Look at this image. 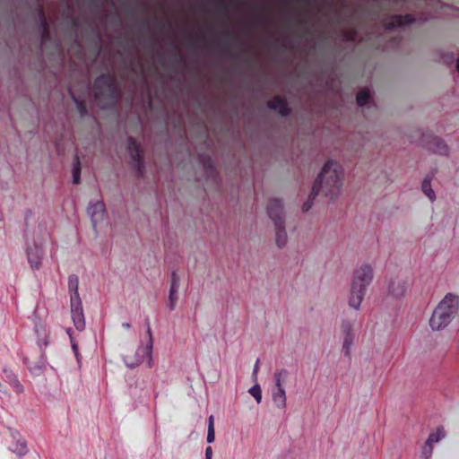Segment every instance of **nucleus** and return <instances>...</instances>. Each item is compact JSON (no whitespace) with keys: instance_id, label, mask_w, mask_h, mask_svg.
<instances>
[{"instance_id":"nucleus-27","label":"nucleus","mask_w":459,"mask_h":459,"mask_svg":"<svg viewBox=\"0 0 459 459\" xmlns=\"http://www.w3.org/2000/svg\"><path fill=\"white\" fill-rule=\"evenodd\" d=\"M206 440L209 444L213 443L215 440V429H214V418L213 415H210L208 418V429Z\"/></svg>"},{"instance_id":"nucleus-30","label":"nucleus","mask_w":459,"mask_h":459,"mask_svg":"<svg viewBox=\"0 0 459 459\" xmlns=\"http://www.w3.org/2000/svg\"><path fill=\"white\" fill-rule=\"evenodd\" d=\"M248 393L255 398L257 403H260L262 401V390L258 384H255L253 385L249 390Z\"/></svg>"},{"instance_id":"nucleus-10","label":"nucleus","mask_w":459,"mask_h":459,"mask_svg":"<svg viewBox=\"0 0 459 459\" xmlns=\"http://www.w3.org/2000/svg\"><path fill=\"white\" fill-rule=\"evenodd\" d=\"M267 213L273 221V224H276L278 221H285L283 218V204L280 199H272L269 201Z\"/></svg>"},{"instance_id":"nucleus-28","label":"nucleus","mask_w":459,"mask_h":459,"mask_svg":"<svg viewBox=\"0 0 459 459\" xmlns=\"http://www.w3.org/2000/svg\"><path fill=\"white\" fill-rule=\"evenodd\" d=\"M370 95L368 90L363 89L358 92L356 97V101L358 106L362 107L365 106L369 100Z\"/></svg>"},{"instance_id":"nucleus-6","label":"nucleus","mask_w":459,"mask_h":459,"mask_svg":"<svg viewBox=\"0 0 459 459\" xmlns=\"http://www.w3.org/2000/svg\"><path fill=\"white\" fill-rule=\"evenodd\" d=\"M387 292L394 299H402L405 296L409 288V281L404 273L392 275L387 281Z\"/></svg>"},{"instance_id":"nucleus-40","label":"nucleus","mask_w":459,"mask_h":459,"mask_svg":"<svg viewBox=\"0 0 459 459\" xmlns=\"http://www.w3.org/2000/svg\"><path fill=\"white\" fill-rule=\"evenodd\" d=\"M11 385L14 387V389L16 390L17 393L23 392V386L18 379L13 381Z\"/></svg>"},{"instance_id":"nucleus-29","label":"nucleus","mask_w":459,"mask_h":459,"mask_svg":"<svg viewBox=\"0 0 459 459\" xmlns=\"http://www.w3.org/2000/svg\"><path fill=\"white\" fill-rule=\"evenodd\" d=\"M355 336H343L342 350L345 356H351V349L353 344Z\"/></svg>"},{"instance_id":"nucleus-16","label":"nucleus","mask_w":459,"mask_h":459,"mask_svg":"<svg viewBox=\"0 0 459 459\" xmlns=\"http://www.w3.org/2000/svg\"><path fill=\"white\" fill-rule=\"evenodd\" d=\"M272 399L278 409H285L287 406V397L285 388H273Z\"/></svg>"},{"instance_id":"nucleus-36","label":"nucleus","mask_w":459,"mask_h":459,"mask_svg":"<svg viewBox=\"0 0 459 459\" xmlns=\"http://www.w3.org/2000/svg\"><path fill=\"white\" fill-rule=\"evenodd\" d=\"M179 286H180V278L177 274L176 272H172V273H171V280H170V287H178V288H179Z\"/></svg>"},{"instance_id":"nucleus-21","label":"nucleus","mask_w":459,"mask_h":459,"mask_svg":"<svg viewBox=\"0 0 459 459\" xmlns=\"http://www.w3.org/2000/svg\"><path fill=\"white\" fill-rule=\"evenodd\" d=\"M81 170H82V165L80 161L79 156L76 154L74 157L73 160V183L74 184H80L81 182Z\"/></svg>"},{"instance_id":"nucleus-2","label":"nucleus","mask_w":459,"mask_h":459,"mask_svg":"<svg viewBox=\"0 0 459 459\" xmlns=\"http://www.w3.org/2000/svg\"><path fill=\"white\" fill-rule=\"evenodd\" d=\"M93 90L95 100L101 108L115 106L120 97L116 79L110 74L99 76L94 82Z\"/></svg>"},{"instance_id":"nucleus-45","label":"nucleus","mask_w":459,"mask_h":459,"mask_svg":"<svg viewBox=\"0 0 459 459\" xmlns=\"http://www.w3.org/2000/svg\"><path fill=\"white\" fill-rule=\"evenodd\" d=\"M0 391H1V392H4V390H3V385H2V384H1V383H0Z\"/></svg>"},{"instance_id":"nucleus-31","label":"nucleus","mask_w":459,"mask_h":459,"mask_svg":"<svg viewBox=\"0 0 459 459\" xmlns=\"http://www.w3.org/2000/svg\"><path fill=\"white\" fill-rule=\"evenodd\" d=\"M319 193H316V195H314V186L312 187V191L307 198V200L302 205V211L303 212H308L312 206H313V204H314V200L316 199V197L318 195Z\"/></svg>"},{"instance_id":"nucleus-3","label":"nucleus","mask_w":459,"mask_h":459,"mask_svg":"<svg viewBox=\"0 0 459 459\" xmlns=\"http://www.w3.org/2000/svg\"><path fill=\"white\" fill-rule=\"evenodd\" d=\"M459 309V297L447 293L432 311V331L445 329Z\"/></svg>"},{"instance_id":"nucleus-44","label":"nucleus","mask_w":459,"mask_h":459,"mask_svg":"<svg viewBox=\"0 0 459 459\" xmlns=\"http://www.w3.org/2000/svg\"><path fill=\"white\" fill-rule=\"evenodd\" d=\"M456 70L459 73V57L456 60Z\"/></svg>"},{"instance_id":"nucleus-34","label":"nucleus","mask_w":459,"mask_h":459,"mask_svg":"<svg viewBox=\"0 0 459 459\" xmlns=\"http://www.w3.org/2000/svg\"><path fill=\"white\" fill-rule=\"evenodd\" d=\"M445 430L443 428H437L435 434H432V443L438 442L445 437Z\"/></svg>"},{"instance_id":"nucleus-26","label":"nucleus","mask_w":459,"mask_h":459,"mask_svg":"<svg viewBox=\"0 0 459 459\" xmlns=\"http://www.w3.org/2000/svg\"><path fill=\"white\" fill-rule=\"evenodd\" d=\"M341 331L343 336H355L354 324L350 320L342 321Z\"/></svg>"},{"instance_id":"nucleus-1","label":"nucleus","mask_w":459,"mask_h":459,"mask_svg":"<svg viewBox=\"0 0 459 459\" xmlns=\"http://www.w3.org/2000/svg\"><path fill=\"white\" fill-rule=\"evenodd\" d=\"M342 181V166L337 161L327 160L314 182V195L322 192L325 196L334 199L341 193Z\"/></svg>"},{"instance_id":"nucleus-15","label":"nucleus","mask_w":459,"mask_h":459,"mask_svg":"<svg viewBox=\"0 0 459 459\" xmlns=\"http://www.w3.org/2000/svg\"><path fill=\"white\" fill-rule=\"evenodd\" d=\"M365 294H366L365 290H362L360 289L351 286V295L349 298L350 307H351L355 310H359L360 307L361 302L364 299Z\"/></svg>"},{"instance_id":"nucleus-20","label":"nucleus","mask_w":459,"mask_h":459,"mask_svg":"<svg viewBox=\"0 0 459 459\" xmlns=\"http://www.w3.org/2000/svg\"><path fill=\"white\" fill-rule=\"evenodd\" d=\"M288 375L289 371L285 368L276 371L273 375L274 385L273 388H284V384Z\"/></svg>"},{"instance_id":"nucleus-24","label":"nucleus","mask_w":459,"mask_h":459,"mask_svg":"<svg viewBox=\"0 0 459 459\" xmlns=\"http://www.w3.org/2000/svg\"><path fill=\"white\" fill-rule=\"evenodd\" d=\"M18 456H24L28 453V447L24 439H18L13 447L10 448Z\"/></svg>"},{"instance_id":"nucleus-19","label":"nucleus","mask_w":459,"mask_h":459,"mask_svg":"<svg viewBox=\"0 0 459 459\" xmlns=\"http://www.w3.org/2000/svg\"><path fill=\"white\" fill-rule=\"evenodd\" d=\"M47 364V359L45 352L40 354L39 359L38 362H33L29 366L30 371L34 375H39L42 373Z\"/></svg>"},{"instance_id":"nucleus-22","label":"nucleus","mask_w":459,"mask_h":459,"mask_svg":"<svg viewBox=\"0 0 459 459\" xmlns=\"http://www.w3.org/2000/svg\"><path fill=\"white\" fill-rule=\"evenodd\" d=\"M178 290L179 288L178 287L169 288V300L167 303V307H169V311H173L176 307L178 299Z\"/></svg>"},{"instance_id":"nucleus-38","label":"nucleus","mask_w":459,"mask_h":459,"mask_svg":"<svg viewBox=\"0 0 459 459\" xmlns=\"http://www.w3.org/2000/svg\"><path fill=\"white\" fill-rule=\"evenodd\" d=\"M428 447H430V436L426 439V441H425V447H424V449L422 451V456L425 459H429Z\"/></svg>"},{"instance_id":"nucleus-5","label":"nucleus","mask_w":459,"mask_h":459,"mask_svg":"<svg viewBox=\"0 0 459 459\" xmlns=\"http://www.w3.org/2000/svg\"><path fill=\"white\" fill-rule=\"evenodd\" d=\"M374 278L373 267L368 264H362L353 272L351 286L367 290Z\"/></svg>"},{"instance_id":"nucleus-39","label":"nucleus","mask_w":459,"mask_h":459,"mask_svg":"<svg viewBox=\"0 0 459 459\" xmlns=\"http://www.w3.org/2000/svg\"><path fill=\"white\" fill-rule=\"evenodd\" d=\"M70 340H71V345H72V349L74 352V355L77 359V360L79 361V351H78V344L74 341V339L72 338V336L70 335Z\"/></svg>"},{"instance_id":"nucleus-37","label":"nucleus","mask_w":459,"mask_h":459,"mask_svg":"<svg viewBox=\"0 0 459 459\" xmlns=\"http://www.w3.org/2000/svg\"><path fill=\"white\" fill-rule=\"evenodd\" d=\"M48 336L45 335L43 339L39 340L38 345L40 349L41 353L44 352V349L48 345Z\"/></svg>"},{"instance_id":"nucleus-41","label":"nucleus","mask_w":459,"mask_h":459,"mask_svg":"<svg viewBox=\"0 0 459 459\" xmlns=\"http://www.w3.org/2000/svg\"><path fill=\"white\" fill-rule=\"evenodd\" d=\"M259 359H256L255 365H254V368H253V372H252V377L255 380H256L257 378V374H258V369H259Z\"/></svg>"},{"instance_id":"nucleus-18","label":"nucleus","mask_w":459,"mask_h":459,"mask_svg":"<svg viewBox=\"0 0 459 459\" xmlns=\"http://www.w3.org/2000/svg\"><path fill=\"white\" fill-rule=\"evenodd\" d=\"M200 161L202 162L203 167L205 169V172L208 176H211L212 178L217 177V172L211 157L202 155L200 156Z\"/></svg>"},{"instance_id":"nucleus-35","label":"nucleus","mask_w":459,"mask_h":459,"mask_svg":"<svg viewBox=\"0 0 459 459\" xmlns=\"http://www.w3.org/2000/svg\"><path fill=\"white\" fill-rule=\"evenodd\" d=\"M3 371H4V375H5V377H6L7 381L10 383V385L13 381L18 379L16 375L11 369H8V368H4L3 369Z\"/></svg>"},{"instance_id":"nucleus-32","label":"nucleus","mask_w":459,"mask_h":459,"mask_svg":"<svg viewBox=\"0 0 459 459\" xmlns=\"http://www.w3.org/2000/svg\"><path fill=\"white\" fill-rule=\"evenodd\" d=\"M146 325H147V335H148V343L146 345L147 347V351H152V344H153V339H152V329H151V326H150V322H149V319L147 318L146 319Z\"/></svg>"},{"instance_id":"nucleus-12","label":"nucleus","mask_w":459,"mask_h":459,"mask_svg":"<svg viewBox=\"0 0 459 459\" xmlns=\"http://www.w3.org/2000/svg\"><path fill=\"white\" fill-rule=\"evenodd\" d=\"M28 262L33 270H39L41 266L42 249L40 247H28L27 249Z\"/></svg>"},{"instance_id":"nucleus-4","label":"nucleus","mask_w":459,"mask_h":459,"mask_svg":"<svg viewBox=\"0 0 459 459\" xmlns=\"http://www.w3.org/2000/svg\"><path fill=\"white\" fill-rule=\"evenodd\" d=\"M78 289L79 278L75 274H71L68 277V290L71 294L70 306L72 319L75 328L79 331H82L85 328V318Z\"/></svg>"},{"instance_id":"nucleus-11","label":"nucleus","mask_w":459,"mask_h":459,"mask_svg":"<svg viewBox=\"0 0 459 459\" xmlns=\"http://www.w3.org/2000/svg\"><path fill=\"white\" fill-rule=\"evenodd\" d=\"M414 22V18L411 14H394L390 16L385 22L386 30H394L395 28L402 27L403 25L411 24Z\"/></svg>"},{"instance_id":"nucleus-23","label":"nucleus","mask_w":459,"mask_h":459,"mask_svg":"<svg viewBox=\"0 0 459 459\" xmlns=\"http://www.w3.org/2000/svg\"><path fill=\"white\" fill-rule=\"evenodd\" d=\"M39 17L40 28H41V39L43 41H45L49 39V30L48 27L47 20L45 18V14L41 9L39 11Z\"/></svg>"},{"instance_id":"nucleus-25","label":"nucleus","mask_w":459,"mask_h":459,"mask_svg":"<svg viewBox=\"0 0 459 459\" xmlns=\"http://www.w3.org/2000/svg\"><path fill=\"white\" fill-rule=\"evenodd\" d=\"M69 92L71 94V97H72V100H74L75 106H76V108L80 114V116L82 117H85L87 115V108H86V104L83 100H81L80 99H78L73 92L71 90H69Z\"/></svg>"},{"instance_id":"nucleus-43","label":"nucleus","mask_w":459,"mask_h":459,"mask_svg":"<svg viewBox=\"0 0 459 459\" xmlns=\"http://www.w3.org/2000/svg\"><path fill=\"white\" fill-rule=\"evenodd\" d=\"M122 326L126 329H129L131 327V325L129 323H123Z\"/></svg>"},{"instance_id":"nucleus-9","label":"nucleus","mask_w":459,"mask_h":459,"mask_svg":"<svg viewBox=\"0 0 459 459\" xmlns=\"http://www.w3.org/2000/svg\"><path fill=\"white\" fill-rule=\"evenodd\" d=\"M147 347H139L134 354L123 355V360L126 367L134 368L139 366L146 356H150L152 351H147Z\"/></svg>"},{"instance_id":"nucleus-13","label":"nucleus","mask_w":459,"mask_h":459,"mask_svg":"<svg viewBox=\"0 0 459 459\" xmlns=\"http://www.w3.org/2000/svg\"><path fill=\"white\" fill-rule=\"evenodd\" d=\"M268 107L271 109L276 110L282 117H287L290 113L286 100L279 96L274 97L268 102Z\"/></svg>"},{"instance_id":"nucleus-14","label":"nucleus","mask_w":459,"mask_h":459,"mask_svg":"<svg viewBox=\"0 0 459 459\" xmlns=\"http://www.w3.org/2000/svg\"><path fill=\"white\" fill-rule=\"evenodd\" d=\"M275 243L279 248L284 247L288 243V235L285 230V221H280L274 224Z\"/></svg>"},{"instance_id":"nucleus-33","label":"nucleus","mask_w":459,"mask_h":459,"mask_svg":"<svg viewBox=\"0 0 459 459\" xmlns=\"http://www.w3.org/2000/svg\"><path fill=\"white\" fill-rule=\"evenodd\" d=\"M422 192L430 198V178L426 177L422 182Z\"/></svg>"},{"instance_id":"nucleus-42","label":"nucleus","mask_w":459,"mask_h":459,"mask_svg":"<svg viewBox=\"0 0 459 459\" xmlns=\"http://www.w3.org/2000/svg\"><path fill=\"white\" fill-rule=\"evenodd\" d=\"M212 448L211 446H207L205 449V459H212Z\"/></svg>"},{"instance_id":"nucleus-8","label":"nucleus","mask_w":459,"mask_h":459,"mask_svg":"<svg viewBox=\"0 0 459 459\" xmlns=\"http://www.w3.org/2000/svg\"><path fill=\"white\" fill-rule=\"evenodd\" d=\"M106 207L102 201L91 202L87 208V213L91 218L92 228L96 230L97 226L104 219Z\"/></svg>"},{"instance_id":"nucleus-17","label":"nucleus","mask_w":459,"mask_h":459,"mask_svg":"<svg viewBox=\"0 0 459 459\" xmlns=\"http://www.w3.org/2000/svg\"><path fill=\"white\" fill-rule=\"evenodd\" d=\"M432 153L446 156L449 153V147L443 139L438 137L432 138Z\"/></svg>"},{"instance_id":"nucleus-7","label":"nucleus","mask_w":459,"mask_h":459,"mask_svg":"<svg viewBox=\"0 0 459 459\" xmlns=\"http://www.w3.org/2000/svg\"><path fill=\"white\" fill-rule=\"evenodd\" d=\"M127 151L132 160V165L139 177H143L145 171V165L143 159L141 146L134 137L127 139Z\"/></svg>"}]
</instances>
